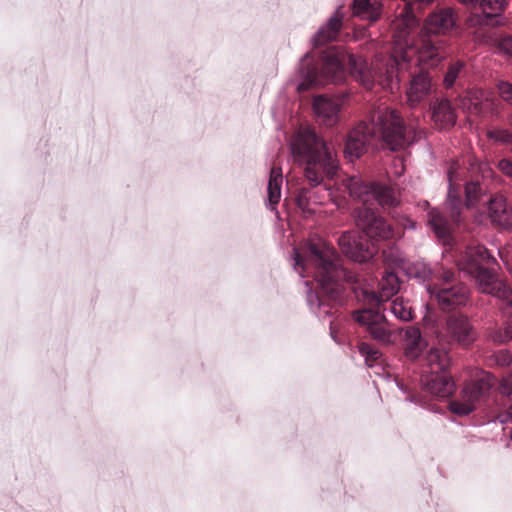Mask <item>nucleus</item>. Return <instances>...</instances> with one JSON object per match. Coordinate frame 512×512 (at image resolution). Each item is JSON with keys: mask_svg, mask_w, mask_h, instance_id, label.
I'll return each instance as SVG.
<instances>
[{"mask_svg": "<svg viewBox=\"0 0 512 512\" xmlns=\"http://www.w3.org/2000/svg\"><path fill=\"white\" fill-rule=\"evenodd\" d=\"M488 337L496 344H504L512 339V321L505 323L503 327L492 328L488 331Z\"/></svg>", "mask_w": 512, "mask_h": 512, "instance_id": "a878e982", "label": "nucleus"}, {"mask_svg": "<svg viewBox=\"0 0 512 512\" xmlns=\"http://www.w3.org/2000/svg\"><path fill=\"white\" fill-rule=\"evenodd\" d=\"M330 329H331V333L333 334L334 333V323L333 322H331Z\"/></svg>", "mask_w": 512, "mask_h": 512, "instance_id": "79ce46f5", "label": "nucleus"}, {"mask_svg": "<svg viewBox=\"0 0 512 512\" xmlns=\"http://www.w3.org/2000/svg\"><path fill=\"white\" fill-rule=\"evenodd\" d=\"M506 7V0H479L481 15L475 14L476 22L479 25H496L497 18Z\"/></svg>", "mask_w": 512, "mask_h": 512, "instance_id": "6ab92c4d", "label": "nucleus"}, {"mask_svg": "<svg viewBox=\"0 0 512 512\" xmlns=\"http://www.w3.org/2000/svg\"><path fill=\"white\" fill-rule=\"evenodd\" d=\"M341 102L339 99L330 98L327 96H317L313 102L314 112L323 125L333 126L339 119V112Z\"/></svg>", "mask_w": 512, "mask_h": 512, "instance_id": "2eb2a0df", "label": "nucleus"}, {"mask_svg": "<svg viewBox=\"0 0 512 512\" xmlns=\"http://www.w3.org/2000/svg\"><path fill=\"white\" fill-rule=\"evenodd\" d=\"M446 329L452 341L462 347H469L477 338V333L468 317L463 314L451 315L446 320Z\"/></svg>", "mask_w": 512, "mask_h": 512, "instance_id": "4468645a", "label": "nucleus"}, {"mask_svg": "<svg viewBox=\"0 0 512 512\" xmlns=\"http://www.w3.org/2000/svg\"><path fill=\"white\" fill-rule=\"evenodd\" d=\"M316 84V75L314 71H311L308 77L298 85L300 92L309 90L313 85Z\"/></svg>", "mask_w": 512, "mask_h": 512, "instance_id": "72a5a7b5", "label": "nucleus"}, {"mask_svg": "<svg viewBox=\"0 0 512 512\" xmlns=\"http://www.w3.org/2000/svg\"><path fill=\"white\" fill-rule=\"evenodd\" d=\"M455 25L453 10L440 9L432 13L426 20V33L417 40V44L405 50L404 58L411 54H418V61L437 65L444 57L445 51L438 34L446 33Z\"/></svg>", "mask_w": 512, "mask_h": 512, "instance_id": "0eeeda50", "label": "nucleus"}, {"mask_svg": "<svg viewBox=\"0 0 512 512\" xmlns=\"http://www.w3.org/2000/svg\"><path fill=\"white\" fill-rule=\"evenodd\" d=\"M404 346L405 355L413 361H419L422 366V370L426 368L424 361L425 356H422V352L426 347V342L421 336L420 329L417 327L409 326L404 331Z\"/></svg>", "mask_w": 512, "mask_h": 512, "instance_id": "f3484780", "label": "nucleus"}, {"mask_svg": "<svg viewBox=\"0 0 512 512\" xmlns=\"http://www.w3.org/2000/svg\"><path fill=\"white\" fill-rule=\"evenodd\" d=\"M510 409L512 410V402H511V405H510Z\"/></svg>", "mask_w": 512, "mask_h": 512, "instance_id": "c03bdc74", "label": "nucleus"}, {"mask_svg": "<svg viewBox=\"0 0 512 512\" xmlns=\"http://www.w3.org/2000/svg\"><path fill=\"white\" fill-rule=\"evenodd\" d=\"M295 265L300 269V274L312 276L318 282L319 302H340L343 297V284H349L354 292L356 285H360V275L355 267L344 266L334 247L325 241L319 240L308 244L302 253L294 249ZM330 305V302H327Z\"/></svg>", "mask_w": 512, "mask_h": 512, "instance_id": "f03ea898", "label": "nucleus"}, {"mask_svg": "<svg viewBox=\"0 0 512 512\" xmlns=\"http://www.w3.org/2000/svg\"><path fill=\"white\" fill-rule=\"evenodd\" d=\"M460 2L464 3V4H474V3H478L479 0H459Z\"/></svg>", "mask_w": 512, "mask_h": 512, "instance_id": "ea45409f", "label": "nucleus"}, {"mask_svg": "<svg viewBox=\"0 0 512 512\" xmlns=\"http://www.w3.org/2000/svg\"><path fill=\"white\" fill-rule=\"evenodd\" d=\"M498 169L505 175L512 177V160L501 159L497 165Z\"/></svg>", "mask_w": 512, "mask_h": 512, "instance_id": "f704fd0d", "label": "nucleus"}, {"mask_svg": "<svg viewBox=\"0 0 512 512\" xmlns=\"http://www.w3.org/2000/svg\"><path fill=\"white\" fill-rule=\"evenodd\" d=\"M348 61H349V63L355 65V60L351 55L348 56Z\"/></svg>", "mask_w": 512, "mask_h": 512, "instance_id": "a19ab883", "label": "nucleus"}, {"mask_svg": "<svg viewBox=\"0 0 512 512\" xmlns=\"http://www.w3.org/2000/svg\"><path fill=\"white\" fill-rule=\"evenodd\" d=\"M497 366L506 367L512 363V354L508 350H499L492 359Z\"/></svg>", "mask_w": 512, "mask_h": 512, "instance_id": "2f4dec72", "label": "nucleus"}, {"mask_svg": "<svg viewBox=\"0 0 512 512\" xmlns=\"http://www.w3.org/2000/svg\"><path fill=\"white\" fill-rule=\"evenodd\" d=\"M294 160L304 168L311 187L331 179L337 173L338 161L330 145L309 128H300L291 141Z\"/></svg>", "mask_w": 512, "mask_h": 512, "instance_id": "20e7f679", "label": "nucleus"}, {"mask_svg": "<svg viewBox=\"0 0 512 512\" xmlns=\"http://www.w3.org/2000/svg\"><path fill=\"white\" fill-rule=\"evenodd\" d=\"M500 48L503 50L506 54H509L512 56V36L504 37L500 42Z\"/></svg>", "mask_w": 512, "mask_h": 512, "instance_id": "c9c22d12", "label": "nucleus"}, {"mask_svg": "<svg viewBox=\"0 0 512 512\" xmlns=\"http://www.w3.org/2000/svg\"><path fill=\"white\" fill-rule=\"evenodd\" d=\"M427 291L436 300L439 308L445 312L465 307L470 302L469 288L457 281L452 271H443L436 283L427 286Z\"/></svg>", "mask_w": 512, "mask_h": 512, "instance_id": "1a4fd4ad", "label": "nucleus"}, {"mask_svg": "<svg viewBox=\"0 0 512 512\" xmlns=\"http://www.w3.org/2000/svg\"><path fill=\"white\" fill-rule=\"evenodd\" d=\"M407 275L410 278H415L421 282H425L431 278L432 270L423 261H416L410 263L407 268Z\"/></svg>", "mask_w": 512, "mask_h": 512, "instance_id": "b1692460", "label": "nucleus"}, {"mask_svg": "<svg viewBox=\"0 0 512 512\" xmlns=\"http://www.w3.org/2000/svg\"><path fill=\"white\" fill-rule=\"evenodd\" d=\"M434 66L416 60V66L410 71L409 86L406 90L407 103L410 107H417L435 91L428 69Z\"/></svg>", "mask_w": 512, "mask_h": 512, "instance_id": "ddd939ff", "label": "nucleus"}, {"mask_svg": "<svg viewBox=\"0 0 512 512\" xmlns=\"http://www.w3.org/2000/svg\"><path fill=\"white\" fill-rule=\"evenodd\" d=\"M360 280V285L356 287L361 289L364 300L370 307L355 310L352 317L360 326L365 327L371 338L381 343H390L392 332L386 317L381 312L380 305L398 292V277L394 272H385L379 283V292L368 290L363 286L364 279L361 276Z\"/></svg>", "mask_w": 512, "mask_h": 512, "instance_id": "39448f33", "label": "nucleus"}, {"mask_svg": "<svg viewBox=\"0 0 512 512\" xmlns=\"http://www.w3.org/2000/svg\"><path fill=\"white\" fill-rule=\"evenodd\" d=\"M465 269L477 282L482 293L490 294L512 304V288L497 277L496 259L482 245H470L461 258Z\"/></svg>", "mask_w": 512, "mask_h": 512, "instance_id": "423d86ee", "label": "nucleus"}, {"mask_svg": "<svg viewBox=\"0 0 512 512\" xmlns=\"http://www.w3.org/2000/svg\"><path fill=\"white\" fill-rule=\"evenodd\" d=\"M417 136L416 128L406 125L396 110H379L371 115L369 122H360L348 134L345 153L350 158H359L374 137L381 138L389 149L397 151L416 141Z\"/></svg>", "mask_w": 512, "mask_h": 512, "instance_id": "7ed1b4c3", "label": "nucleus"}, {"mask_svg": "<svg viewBox=\"0 0 512 512\" xmlns=\"http://www.w3.org/2000/svg\"><path fill=\"white\" fill-rule=\"evenodd\" d=\"M341 28L342 15L337 11V13L329 19L327 25L323 26L316 34L314 38L315 47H321L336 40Z\"/></svg>", "mask_w": 512, "mask_h": 512, "instance_id": "aec40b11", "label": "nucleus"}, {"mask_svg": "<svg viewBox=\"0 0 512 512\" xmlns=\"http://www.w3.org/2000/svg\"><path fill=\"white\" fill-rule=\"evenodd\" d=\"M498 91L501 98L512 104V83L509 82H500L498 84Z\"/></svg>", "mask_w": 512, "mask_h": 512, "instance_id": "473e14b6", "label": "nucleus"}, {"mask_svg": "<svg viewBox=\"0 0 512 512\" xmlns=\"http://www.w3.org/2000/svg\"><path fill=\"white\" fill-rule=\"evenodd\" d=\"M353 15L361 20L375 22L379 19L382 6L379 2L371 0H354L352 4Z\"/></svg>", "mask_w": 512, "mask_h": 512, "instance_id": "412c9836", "label": "nucleus"}, {"mask_svg": "<svg viewBox=\"0 0 512 512\" xmlns=\"http://www.w3.org/2000/svg\"><path fill=\"white\" fill-rule=\"evenodd\" d=\"M358 351L365 358V362L369 367L376 365L382 357V353L378 348L366 342L358 344Z\"/></svg>", "mask_w": 512, "mask_h": 512, "instance_id": "bb28decb", "label": "nucleus"}, {"mask_svg": "<svg viewBox=\"0 0 512 512\" xmlns=\"http://www.w3.org/2000/svg\"><path fill=\"white\" fill-rule=\"evenodd\" d=\"M464 66L465 64L462 61L453 62L448 66L443 80L446 89L452 88L456 80L462 76Z\"/></svg>", "mask_w": 512, "mask_h": 512, "instance_id": "cd10ccee", "label": "nucleus"}, {"mask_svg": "<svg viewBox=\"0 0 512 512\" xmlns=\"http://www.w3.org/2000/svg\"><path fill=\"white\" fill-rule=\"evenodd\" d=\"M312 198L311 189L306 187L299 189L295 197L297 206L303 211H312L310 204L316 203Z\"/></svg>", "mask_w": 512, "mask_h": 512, "instance_id": "c756f323", "label": "nucleus"}, {"mask_svg": "<svg viewBox=\"0 0 512 512\" xmlns=\"http://www.w3.org/2000/svg\"><path fill=\"white\" fill-rule=\"evenodd\" d=\"M482 188L478 182H470L465 186L466 206L472 207L481 198Z\"/></svg>", "mask_w": 512, "mask_h": 512, "instance_id": "c85d7f7f", "label": "nucleus"}, {"mask_svg": "<svg viewBox=\"0 0 512 512\" xmlns=\"http://www.w3.org/2000/svg\"><path fill=\"white\" fill-rule=\"evenodd\" d=\"M434 0H418L419 2V7H423V6H426V5H429L433 2Z\"/></svg>", "mask_w": 512, "mask_h": 512, "instance_id": "58836bf2", "label": "nucleus"}, {"mask_svg": "<svg viewBox=\"0 0 512 512\" xmlns=\"http://www.w3.org/2000/svg\"><path fill=\"white\" fill-rule=\"evenodd\" d=\"M468 109L471 111V113L480 114L482 112V103H480V102L471 103V105L468 107Z\"/></svg>", "mask_w": 512, "mask_h": 512, "instance_id": "e433bc0d", "label": "nucleus"}, {"mask_svg": "<svg viewBox=\"0 0 512 512\" xmlns=\"http://www.w3.org/2000/svg\"><path fill=\"white\" fill-rule=\"evenodd\" d=\"M487 136L489 139L503 144L512 145V132L507 129H493L488 131Z\"/></svg>", "mask_w": 512, "mask_h": 512, "instance_id": "7c9ffc66", "label": "nucleus"}, {"mask_svg": "<svg viewBox=\"0 0 512 512\" xmlns=\"http://www.w3.org/2000/svg\"><path fill=\"white\" fill-rule=\"evenodd\" d=\"M488 212L493 224L512 230V207L502 195H494L489 199Z\"/></svg>", "mask_w": 512, "mask_h": 512, "instance_id": "dca6fc26", "label": "nucleus"}, {"mask_svg": "<svg viewBox=\"0 0 512 512\" xmlns=\"http://www.w3.org/2000/svg\"><path fill=\"white\" fill-rule=\"evenodd\" d=\"M450 189L448 193L447 208L449 209L450 219L443 216L437 209H432L429 212V223L434 232L439 237H446L449 235L452 225H457L461 222L462 201L453 185V171L450 170L448 174Z\"/></svg>", "mask_w": 512, "mask_h": 512, "instance_id": "f8f14e48", "label": "nucleus"}, {"mask_svg": "<svg viewBox=\"0 0 512 512\" xmlns=\"http://www.w3.org/2000/svg\"><path fill=\"white\" fill-rule=\"evenodd\" d=\"M503 387L509 392L512 391V373L503 379Z\"/></svg>", "mask_w": 512, "mask_h": 512, "instance_id": "4c0bfd02", "label": "nucleus"}, {"mask_svg": "<svg viewBox=\"0 0 512 512\" xmlns=\"http://www.w3.org/2000/svg\"><path fill=\"white\" fill-rule=\"evenodd\" d=\"M417 44L414 43L413 46ZM410 46H406L400 51H396L399 55H388L382 59V63H376L371 72V79L363 78V85L366 89H372L375 83H378L383 88H392L394 78L397 79V83L400 82L399 73L403 69H406L409 65L416 66L417 53L411 54L410 57L404 58L405 50Z\"/></svg>", "mask_w": 512, "mask_h": 512, "instance_id": "9d476101", "label": "nucleus"}, {"mask_svg": "<svg viewBox=\"0 0 512 512\" xmlns=\"http://www.w3.org/2000/svg\"><path fill=\"white\" fill-rule=\"evenodd\" d=\"M345 56L340 53H332L326 56L322 66V72L326 78L333 82L343 78Z\"/></svg>", "mask_w": 512, "mask_h": 512, "instance_id": "4be33fe9", "label": "nucleus"}, {"mask_svg": "<svg viewBox=\"0 0 512 512\" xmlns=\"http://www.w3.org/2000/svg\"><path fill=\"white\" fill-rule=\"evenodd\" d=\"M494 377L488 372H481L478 377L468 382L462 388L459 397L450 401L449 408L457 415H468L476 408L494 386Z\"/></svg>", "mask_w": 512, "mask_h": 512, "instance_id": "9b49d317", "label": "nucleus"}, {"mask_svg": "<svg viewBox=\"0 0 512 512\" xmlns=\"http://www.w3.org/2000/svg\"><path fill=\"white\" fill-rule=\"evenodd\" d=\"M431 117L439 128H448L455 124L456 113L448 99H436L430 105Z\"/></svg>", "mask_w": 512, "mask_h": 512, "instance_id": "a211bd4d", "label": "nucleus"}, {"mask_svg": "<svg viewBox=\"0 0 512 512\" xmlns=\"http://www.w3.org/2000/svg\"><path fill=\"white\" fill-rule=\"evenodd\" d=\"M391 312L402 321H410L413 319V311L408 302L401 298H396L390 304Z\"/></svg>", "mask_w": 512, "mask_h": 512, "instance_id": "393cba45", "label": "nucleus"}, {"mask_svg": "<svg viewBox=\"0 0 512 512\" xmlns=\"http://www.w3.org/2000/svg\"><path fill=\"white\" fill-rule=\"evenodd\" d=\"M349 193L358 199L361 205L353 211L357 227L365 239L356 232H344L338 239L342 252L356 262H367L377 253L375 241L390 240L398 235L395 228L383 217L376 214L373 205L377 202L382 207L395 206L398 201L395 190L379 183H366L350 179Z\"/></svg>", "mask_w": 512, "mask_h": 512, "instance_id": "f257e3e1", "label": "nucleus"}, {"mask_svg": "<svg viewBox=\"0 0 512 512\" xmlns=\"http://www.w3.org/2000/svg\"><path fill=\"white\" fill-rule=\"evenodd\" d=\"M424 361L426 368L422 370L421 376L423 389L440 398L451 396L456 385L446 374L451 364L448 352L445 349L433 347L427 352Z\"/></svg>", "mask_w": 512, "mask_h": 512, "instance_id": "6e6552de", "label": "nucleus"}, {"mask_svg": "<svg viewBox=\"0 0 512 512\" xmlns=\"http://www.w3.org/2000/svg\"><path fill=\"white\" fill-rule=\"evenodd\" d=\"M509 124L512 126V114L509 117Z\"/></svg>", "mask_w": 512, "mask_h": 512, "instance_id": "37998d69", "label": "nucleus"}, {"mask_svg": "<svg viewBox=\"0 0 512 512\" xmlns=\"http://www.w3.org/2000/svg\"><path fill=\"white\" fill-rule=\"evenodd\" d=\"M283 182L282 169L278 166H273L270 170L268 182V200L272 208L277 205L281 198V187Z\"/></svg>", "mask_w": 512, "mask_h": 512, "instance_id": "5701e85b", "label": "nucleus"}]
</instances>
